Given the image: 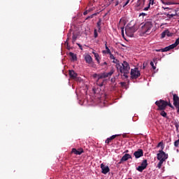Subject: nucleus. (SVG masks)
I'll list each match as a JSON object with an SVG mask.
<instances>
[{
	"label": "nucleus",
	"mask_w": 179,
	"mask_h": 179,
	"mask_svg": "<svg viewBox=\"0 0 179 179\" xmlns=\"http://www.w3.org/2000/svg\"><path fill=\"white\" fill-rule=\"evenodd\" d=\"M69 55L71 57L72 61H76L78 59V57H76V55H75L72 52H69Z\"/></svg>",
	"instance_id": "nucleus-17"
},
{
	"label": "nucleus",
	"mask_w": 179,
	"mask_h": 179,
	"mask_svg": "<svg viewBox=\"0 0 179 179\" xmlns=\"http://www.w3.org/2000/svg\"><path fill=\"white\" fill-rule=\"evenodd\" d=\"M92 68H96V64L93 62V61L89 64Z\"/></svg>",
	"instance_id": "nucleus-38"
},
{
	"label": "nucleus",
	"mask_w": 179,
	"mask_h": 179,
	"mask_svg": "<svg viewBox=\"0 0 179 179\" xmlns=\"http://www.w3.org/2000/svg\"><path fill=\"white\" fill-rule=\"evenodd\" d=\"M146 168L139 166L138 167L136 168V170L139 171L140 173H142L143 170H145Z\"/></svg>",
	"instance_id": "nucleus-24"
},
{
	"label": "nucleus",
	"mask_w": 179,
	"mask_h": 179,
	"mask_svg": "<svg viewBox=\"0 0 179 179\" xmlns=\"http://www.w3.org/2000/svg\"><path fill=\"white\" fill-rule=\"evenodd\" d=\"M116 68L117 71L121 73V76L124 79H128V75L129 73V69L131 67L129 66V64L126 61H124L122 64H117Z\"/></svg>",
	"instance_id": "nucleus-1"
},
{
	"label": "nucleus",
	"mask_w": 179,
	"mask_h": 179,
	"mask_svg": "<svg viewBox=\"0 0 179 179\" xmlns=\"http://www.w3.org/2000/svg\"><path fill=\"white\" fill-rule=\"evenodd\" d=\"M161 2L164 3V5H174V3L171 1V0H161Z\"/></svg>",
	"instance_id": "nucleus-16"
},
{
	"label": "nucleus",
	"mask_w": 179,
	"mask_h": 179,
	"mask_svg": "<svg viewBox=\"0 0 179 179\" xmlns=\"http://www.w3.org/2000/svg\"><path fill=\"white\" fill-rule=\"evenodd\" d=\"M169 47L170 50H173V49L176 48V47H177V45L174 43L173 44L170 45Z\"/></svg>",
	"instance_id": "nucleus-33"
},
{
	"label": "nucleus",
	"mask_w": 179,
	"mask_h": 179,
	"mask_svg": "<svg viewBox=\"0 0 179 179\" xmlns=\"http://www.w3.org/2000/svg\"><path fill=\"white\" fill-rule=\"evenodd\" d=\"M125 153H128V150L125 151Z\"/></svg>",
	"instance_id": "nucleus-61"
},
{
	"label": "nucleus",
	"mask_w": 179,
	"mask_h": 179,
	"mask_svg": "<svg viewBox=\"0 0 179 179\" xmlns=\"http://www.w3.org/2000/svg\"><path fill=\"white\" fill-rule=\"evenodd\" d=\"M128 179H132V178H128Z\"/></svg>",
	"instance_id": "nucleus-63"
},
{
	"label": "nucleus",
	"mask_w": 179,
	"mask_h": 179,
	"mask_svg": "<svg viewBox=\"0 0 179 179\" xmlns=\"http://www.w3.org/2000/svg\"><path fill=\"white\" fill-rule=\"evenodd\" d=\"M122 36L124 37V27H121Z\"/></svg>",
	"instance_id": "nucleus-44"
},
{
	"label": "nucleus",
	"mask_w": 179,
	"mask_h": 179,
	"mask_svg": "<svg viewBox=\"0 0 179 179\" xmlns=\"http://www.w3.org/2000/svg\"><path fill=\"white\" fill-rule=\"evenodd\" d=\"M97 15V13H94L90 16H88L87 18H86V20H87L88 19H93V17H94V16H96Z\"/></svg>",
	"instance_id": "nucleus-31"
},
{
	"label": "nucleus",
	"mask_w": 179,
	"mask_h": 179,
	"mask_svg": "<svg viewBox=\"0 0 179 179\" xmlns=\"http://www.w3.org/2000/svg\"><path fill=\"white\" fill-rule=\"evenodd\" d=\"M170 50L171 49L169 46L162 48L163 52H167V51H170Z\"/></svg>",
	"instance_id": "nucleus-34"
},
{
	"label": "nucleus",
	"mask_w": 179,
	"mask_h": 179,
	"mask_svg": "<svg viewBox=\"0 0 179 179\" xmlns=\"http://www.w3.org/2000/svg\"><path fill=\"white\" fill-rule=\"evenodd\" d=\"M140 16H146V13H142L140 14Z\"/></svg>",
	"instance_id": "nucleus-52"
},
{
	"label": "nucleus",
	"mask_w": 179,
	"mask_h": 179,
	"mask_svg": "<svg viewBox=\"0 0 179 179\" xmlns=\"http://www.w3.org/2000/svg\"><path fill=\"white\" fill-rule=\"evenodd\" d=\"M117 136H120V134H115L111 136L106 140L105 143H107V145H108L111 142V141H113V139H115Z\"/></svg>",
	"instance_id": "nucleus-12"
},
{
	"label": "nucleus",
	"mask_w": 179,
	"mask_h": 179,
	"mask_svg": "<svg viewBox=\"0 0 179 179\" xmlns=\"http://www.w3.org/2000/svg\"><path fill=\"white\" fill-rule=\"evenodd\" d=\"M173 15H171V17H173Z\"/></svg>",
	"instance_id": "nucleus-62"
},
{
	"label": "nucleus",
	"mask_w": 179,
	"mask_h": 179,
	"mask_svg": "<svg viewBox=\"0 0 179 179\" xmlns=\"http://www.w3.org/2000/svg\"><path fill=\"white\" fill-rule=\"evenodd\" d=\"M131 0H127V1H126V3L123 5V8H125V6H127V5H128L129 3V1H130Z\"/></svg>",
	"instance_id": "nucleus-40"
},
{
	"label": "nucleus",
	"mask_w": 179,
	"mask_h": 179,
	"mask_svg": "<svg viewBox=\"0 0 179 179\" xmlns=\"http://www.w3.org/2000/svg\"><path fill=\"white\" fill-rule=\"evenodd\" d=\"M152 27H153V22L152 21H147L141 27V33L143 34H150L152 33Z\"/></svg>",
	"instance_id": "nucleus-2"
},
{
	"label": "nucleus",
	"mask_w": 179,
	"mask_h": 179,
	"mask_svg": "<svg viewBox=\"0 0 179 179\" xmlns=\"http://www.w3.org/2000/svg\"><path fill=\"white\" fill-rule=\"evenodd\" d=\"M121 163H122V161L120 159V162H118V164H121Z\"/></svg>",
	"instance_id": "nucleus-56"
},
{
	"label": "nucleus",
	"mask_w": 179,
	"mask_h": 179,
	"mask_svg": "<svg viewBox=\"0 0 179 179\" xmlns=\"http://www.w3.org/2000/svg\"><path fill=\"white\" fill-rule=\"evenodd\" d=\"M160 115H162L164 118H167V113H166V111H164V110H161Z\"/></svg>",
	"instance_id": "nucleus-23"
},
{
	"label": "nucleus",
	"mask_w": 179,
	"mask_h": 179,
	"mask_svg": "<svg viewBox=\"0 0 179 179\" xmlns=\"http://www.w3.org/2000/svg\"><path fill=\"white\" fill-rule=\"evenodd\" d=\"M143 69H145V64H143Z\"/></svg>",
	"instance_id": "nucleus-57"
},
{
	"label": "nucleus",
	"mask_w": 179,
	"mask_h": 179,
	"mask_svg": "<svg viewBox=\"0 0 179 179\" xmlns=\"http://www.w3.org/2000/svg\"><path fill=\"white\" fill-rule=\"evenodd\" d=\"M137 6H141V0H138L136 3Z\"/></svg>",
	"instance_id": "nucleus-46"
},
{
	"label": "nucleus",
	"mask_w": 179,
	"mask_h": 179,
	"mask_svg": "<svg viewBox=\"0 0 179 179\" xmlns=\"http://www.w3.org/2000/svg\"><path fill=\"white\" fill-rule=\"evenodd\" d=\"M113 59V64H116V65H117V64H121V63H120V61H118V59H115V57Z\"/></svg>",
	"instance_id": "nucleus-37"
},
{
	"label": "nucleus",
	"mask_w": 179,
	"mask_h": 179,
	"mask_svg": "<svg viewBox=\"0 0 179 179\" xmlns=\"http://www.w3.org/2000/svg\"><path fill=\"white\" fill-rule=\"evenodd\" d=\"M78 39V35L73 34L72 43L74 44L75 41Z\"/></svg>",
	"instance_id": "nucleus-25"
},
{
	"label": "nucleus",
	"mask_w": 179,
	"mask_h": 179,
	"mask_svg": "<svg viewBox=\"0 0 179 179\" xmlns=\"http://www.w3.org/2000/svg\"><path fill=\"white\" fill-rule=\"evenodd\" d=\"M174 146H175V148H178V146H179V139L176 140L174 142Z\"/></svg>",
	"instance_id": "nucleus-35"
},
{
	"label": "nucleus",
	"mask_w": 179,
	"mask_h": 179,
	"mask_svg": "<svg viewBox=\"0 0 179 179\" xmlns=\"http://www.w3.org/2000/svg\"><path fill=\"white\" fill-rule=\"evenodd\" d=\"M68 38H66V41L65 42L66 45H69V43H68L69 41V36H71V34H68Z\"/></svg>",
	"instance_id": "nucleus-36"
},
{
	"label": "nucleus",
	"mask_w": 179,
	"mask_h": 179,
	"mask_svg": "<svg viewBox=\"0 0 179 179\" xmlns=\"http://www.w3.org/2000/svg\"><path fill=\"white\" fill-rule=\"evenodd\" d=\"M99 64H100L101 66H103V65H107V62H104L103 63H101V64L99 63Z\"/></svg>",
	"instance_id": "nucleus-50"
},
{
	"label": "nucleus",
	"mask_w": 179,
	"mask_h": 179,
	"mask_svg": "<svg viewBox=\"0 0 179 179\" xmlns=\"http://www.w3.org/2000/svg\"><path fill=\"white\" fill-rule=\"evenodd\" d=\"M150 65L153 69H156V67L155 66V64L153 63V62H150Z\"/></svg>",
	"instance_id": "nucleus-41"
},
{
	"label": "nucleus",
	"mask_w": 179,
	"mask_h": 179,
	"mask_svg": "<svg viewBox=\"0 0 179 179\" xmlns=\"http://www.w3.org/2000/svg\"><path fill=\"white\" fill-rule=\"evenodd\" d=\"M97 27H98V31H100L101 30V19H99V21L97 22Z\"/></svg>",
	"instance_id": "nucleus-20"
},
{
	"label": "nucleus",
	"mask_w": 179,
	"mask_h": 179,
	"mask_svg": "<svg viewBox=\"0 0 179 179\" xmlns=\"http://www.w3.org/2000/svg\"><path fill=\"white\" fill-rule=\"evenodd\" d=\"M94 78H99V74H94Z\"/></svg>",
	"instance_id": "nucleus-53"
},
{
	"label": "nucleus",
	"mask_w": 179,
	"mask_h": 179,
	"mask_svg": "<svg viewBox=\"0 0 179 179\" xmlns=\"http://www.w3.org/2000/svg\"><path fill=\"white\" fill-rule=\"evenodd\" d=\"M105 78H107L106 73L98 74V80H96V85H98V86H100V87L104 86V83H106V80H103L101 81V79H105Z\"/></svg>",
	"instance_id": "nucleus-5"
},
{
	"label": "nucleus",
	"mask_w": 179,
	"mask_h": 179,
	"mask_svg": "<svg viewBox=\"0 0 179 179\" xmlns=\"http://www.w3.org/2000/svg\"><path fill=\"white\" fill-rule=\"evenodd\" d=\"M77 45H78L80 50H83V47L82 46V45H80V43H77Z\"/></svg>",
	"instance_id": "nucleus-45"
},
{
	"label": "nucleus",
	"mask_w": 179,
	"mask_h": 179,
	"mask_svg": "<svg viewBox=\"0 0 179 179\" xmlns=\"http://www.w3.org/2000/svg\"><path fill=\"white\" fill-rule=\"evenodd\" d=\"M122 136L123 138H127V134H123Z\"/></svg>",
	"instance_id": "nucleus-55"
},
{
	"label": "nucleus",
	"mask_w": 179,
	"mask_h": 179,
	"mask_svg": "<svg viewBox=\"0 0 179 179\" xmlns=\"http://www.w3.org/2000/svg\"><path fill=\"white\" fill-rule=\"evenodd\" d=\"M102 52L103 54H107V50H103Z\"/></svg>",
	"instance_id": "nucleus-54"
},
{
	"label": "nucleus",
	"mask_w": 179,
	"mask_h": 179,
	"mask_svg": "<svg viewBox=\"0 0 179 179\" xmlns=\"http://www.w3.org/2000/svg\"><path fill=\"white\" fill-rule=\"evenodd\" d=\"M153 5H156V2H155V0H150L148 6L151 8H153Z\"/></svg>",
	"instance_id": "nucleus-22"
},
{
	"label": "nucleus",
	"mask_w": 179,
	"mask_h": 179,
	"mask_svg": "<svg viewBox=\"0 0 179 179\" xmlns=\"http://www.w3.org/2000/svg\"><path fill=\"white\" fill-rule=\"evenodd\" d=\"M165 33L168 37H171V36H173V33L170 32L169 30H166Z\"/></svg>",
	"instance_id": "nucleus-30"
},
{
	"label": "nucleus",
	"mask_w": 179,
	"mask_h": 179,
	"mask_svg": "<svg viewBox=\"0 0 179 179\" xmlns=\"http://www.w3.org/2000/svg\"><path fill=\"white\" fill-rule=\"evenodd\" d=\"M114 72H115V71L114 70V69H112L110 70V72L106 73L107 78H108V76H111L114 73Z\"/></svg>",
	"instance_id": "nucleus-27"
},
{
	"label": "nucleus",
	"mask_w": 179,
	"mask_h": 179,
	"mask_svg": "<svg viewBox=\"0 0 179 179\" xmlns=\"http://www.w3.org/2000/svg\"><path fill=\"white\" fill-rule=\"evenodd\" d=\"M121 83L122 85H125V83Z\"/></svg>",
	"instance_id": "nucleus-58"
},
{
	"label": "nucleus",
	"mask_w": 179,
	"mask_h": 179,
	"mask_svg": "<svg viewBox=\"0 0 179 179\" xmlns=\"http://www.w3.org/2000/svg\"><path fill=\"white\" fill-rule=\"evenodd\" d=\"M155 104L158 107V110H163L167 108V106H169V102L163 99H159V101H157L155 102Z\"/></svg>",
	"instance_id": "nucleus-3"
},
{
	"label": "nucleus",
	"mask_w": 179,
	"mask_h": 179,
	"mask_svg": "<svg viewBox=\"0 0 179 179\" xmlns=\"http://www.w3.org/2000/svg\"><path fill=\"white\" fill-rule=\"evenodd\" d=\"M136 31V29H135V27H129V25H127L125 27V33L127 36L129 37H132L134 36V33Z\"/></svg>",
	"instance_id": "nucleus-7"
},
{
	"label": "nucleus",
	"mask_w": 179,
	"mask_h": 179,
	"mask_svg": "<svg viewBox=\"0 0 179 179\" xmlns=\"http://www.w3.org/2000/svg\"><path fill=\"white\" fill-rule=\"evenodd\" d=\"M157 52H163V48L159 50H155Z\"/></svg>",
	"instance_id": "nucleus-47"
},
{
	"label": "nucleus",
	"mask_w": 179,
	"mask_h": 179,
	"mask_svg": "<svg viewBox=\"0 0 179 179\" xmlns=\"http://www.w3.org/2000/svg\"><path fill=\"white\" fill-rule=\"evenodd\" d=\"M151 8V7L149 6V5H148V7L144 8L143 10H149V8Z\"/></svg>",
	"instance_id": "nucleus-49"
},
{
	"label": "nucleus",
	"mask_w": 179,
	"mask_h": 179,
	"mask_svg": "<svg viewBox=\"0 0 179 179\" xmlns=\"http://www.w3.org/2000/svg\"><path fill=\"white\" fill-rule=\"evenodd\" d=\"M163 163H164V161H159L157 166V169H162V166H163Z\"/></svg>",
	"instance_id": "nucleus-28"
},
{
	"label": "nucleus",
	"mask_w": 179,
	"mask_h": 179,
	"mask_svg": "<svg viewBox=\"0 0 179 179\" xmlns=\"http://www.w3.org/2000/svg\"><path fill=\"white\" fill-rule=\"evenodd\" d=\"M101 173L102 174H107L110 173V168L108 166H105L103 164H101Z\"/></svg>",
	"instance_id": "nucleus-10"
},
{
	"label": "nucleus",
	"mask_w": 179,
	"mask_h": 179,
	"mask_svg": "<svg viewBox=\"0 0 179 179\" xmlns=\"http://www.w3.org/2000/svg\"><path fill=\"white\" fill-rule=\"evenodd\" d=\"M157 148H161V150H163L164 149V145L163 144V142H159L157 144Z\"/></svg>",
	"instance_id": "nucleus-21"
},
{
	"label": "nucleus",
	"mask_w": 179,
	"mask_h": 179,
	"mask_svg": "<svg viewBox=\"0 0 179 179\" xmlns=\"http://www.w3.org/2000/svg\"><path fill=\"white\" fill-rule=\"evenodd\" d=\"M140 166L146 169L148 167V159H144Z\"/></svg>",
	"instance_id": "nucleus-18"
},
{
	"label": "nucleus",
	"mask_w": 179,
	"mask_h": 179,
	"mask_svg": "<svg viewBox=\"0 0 179 179\" xmlns=\"http://www.w3.org/2000/svg\"><path fill=\"white\" fill-rule=\"evenodd\" d=\"M85 61L87 64H92L93 58H92V56H90V55H87L85 57Z\"/></svg>",
	"instance_id": "nucleus-14"
},
{
	"label": "nucleus",
	"mask_w": 179,
	"mask_h": 179,
	"mask_svg": "<svg viewBox=\"0 0 179 179\" xmlns=\"http://www.w3.org/2000/svg\"><path fill=\"white\" fill-rule=\"evenodd\" d=\"M168 106L171 107V108H174V106H173V105L170 103V102H168Z\"/></svg>",
	"instance_id": "nucleus-48"
},
{
	"label": "nucleus",
	"mask_w": 179,
	"mask_h": 179,
	"mask_svg": "<svg viewBox=\"0 0 179 179\" xmlns=\"http://www.w3.org/2000/svg\"><path fill=\"white\" fill-rule=\"evenodd\" d=\"M94 38H97V37H99V34L97 33V29H94Z\"/></svg>",
	"instance_id": "nucleus-32"
},
{
	"label": "nucleus",
	"mask_w": 179,
	"mask_h": 179,
	"mask_svg": "<svg viewBox=\"0 0 179 179\" xmlns=\"http://www.w3.org/2000/svg\"><path fill=\"white\" fill-rule=\"evenodd\" d=\"M173 106L176 108H179V97L177 94H173Z\"/></svg>",
	"instance_id": "nucleus-11"
},
{
	"label": "nucleus",
	"mask_w": 179,
	"mask_h": 179,
	"mask_svg": "<svg viewBox=\"0 0 179 179\" xmlns=\"http://www.w3.org/2000/svg\"><path fill=\"white\" fill-rule=\"evenodd\" d=\"M134 156L136 159H139L140 157H142L143 156V150L138 149L137 151L134 152Z\"/></svg>",
	"instance_id": "nucleus-9"
},
{
	"label": "nucleus",
	"mask_w": 179,
	"mask_h": 179,
	"mask_svg": "<svg viewBox=\"0 0 179 179\" xmlns=\"http://www.w3.org/2000/svg\"><path fill=\"white\" fill-rule=\"evenodd\" d=\"M112 83H115V78H111Z\"/></svg>",
	"instance_id": "nucleus-51"
},
{
	"label": "nucleus",
	"mask_w": 179,
	"mask_h": 179,
	"mask_svg": "<svg viewBox=\"0 0 179 179\" xmlns=\"http://www.w3.org/2000/svg\"><path fill=\"white\" fill-rule=\"evenodd\" d=\"M90 10H88L85 11V12L83 13V15H84V16H86V15H87V13H89V12H90Z\"/></svg>",
	"instance_id": "nucleus-42"
},
{
	"label": "nucleus",
	"mask_w": 179,
	"mask_h": 179,
	"mask_svg": "<svg viewBox=\"0 0 179 179\" xmlns=\"http://www.w3.org/2000/svg\"><path fill=\"white\" fill-rule=\"evenodd\" d=\"M105 48L107 54H111V50H110V48H108V46H107V42H105Z\"/></svg>",
	"instance_id": "nucleus-26"
},
{
	"label": "nucleus",
	"mask_w": 179,
	"mask_h": 179,
	"mask_svg": "<svg viewBox=\"0 0 179 179\" xmlns=\"http://www.w3.org/2000/svg\"><path fill=\"white\" fill-rule=\"evenodd\" d=\"M83 152L84 151L82 148H79L78 150H76V148H73L71 150V153H74V155H79L83 153Z\"/></svg>",
	"instance_id": "nucleus-13"
},
{
	"label": "nucleus",
	"mask_w": 179,
	"mask_h": 179,
	"mask_svg": "<svg viewBox=\"0 0 179 179\" xmlns=\"http://www.w3.org/2000/svg\"><path fill=\"white\" fill-rule=\"evenodd\" d=\"M178 108V113H179V107H178V108Z\"/></svg>",
	"instance_id": "nucleus-59"
},
{
	"label": "nucleus",
	"mask_w": 179,
	"mask_h": 179,
	"mask_svg": "<svg viewBox=\"0 0 179 179\" xmlns=\"http://www.w3.org/2000/svg\"><path fill=\"white\" fill-rule=\"evenodd\" d=\"M157 154V159L161 162H166L169 159V154H166L162 150H159Z\"/></svg>",
	"instance_id": "nucleus-4"
},
{
	"label": "nucleus",
	"mask_w": 179,
	"mask_h": 179,
	"mask_svg": "<svg viewBox=\"0 0 179 179\" xmlns=\"http://www.w3.org/2000/svg\"><path fill=\"white\" fill-rule=\"evenodd\" d=\"M176 127L177 128V129H178V127L177 125H176Z\"/></svg>",
	"instance_id": "nucleus-60"
},
{
	"label": "nucleus",
	"mask_w": 179,
	"mask_h": 179,
	"mask_svg": "<svg viewBox=\"0 0 179 179\" xmlns=\"http://www.w3.org/2000/svg\"><path fill=\"white\" fill-rule=\"evenodd\" d=\"M109 55H110V59H114L115 58V57H114V55L113 54H111V53L109 54Z\"/></svg>",
	"instance_id": "nucleus-43"
},
{
	"label": "nucleus",
	"mask_w": 179,
	"mask_h": 179,
	"mask_svg": "<svg viewBox=\"0 0 179 179\" xmlns=\"http://www.w3.org/2000/svg\"><path fill=\"white\" fill-rule=\"evenodd\" d=\"M141 76V71L138 68H134L131 69V79H138Z\"/></svg>",
	"instance_id": "nucleus-6"
},
{
	"label": "nucleus",
	"mask_w": 179,
	"mask_h": 179,
	"mask_svg": "<svg viewBox=\"0 0 179 179\" xmlns=\"http://www.w3.org/2000/svg\"><path fill=\"white\" fill-rule=\"evenodd\" d=\"M92 54H94V55L95 57V59L97 62V63L100 64V59H99V58H100V56L97 53H96L94 52H93Z\"/></svg>",
	"instance_id": "nucleus-19"
},
{
	"label": "nucleus",
	"mask_w": 179,
	"mask_h": 179,
	"mask_svg": "<svg viewBox=\"0 0 179 179\" xmlns=\"http://www.w3.org/2000/svg\"><path fill=\"white\" fill-rule=\"evenodd\" d=\"M69 75L71 79H74V80L80 81V78L78 77V73L75 72L73 70L69 71Z\"/></svg>",
	"instance_id": "nucleus-8"
},
{
	"label": "nucleus",
	"mask_w": 179,
	"mask_h": 179,
	"mask_svg": "<svg viewBox=\"0 0 179 179\" xmlns=\"http://www.w3.org/2000/svg\"><path fill=\"white\" fill-rule=\"evenodd\" d=\"M115 6H117V5H120V3H122V0H115Z\"/></svg>",
	"instance_id": "nucleus-29"
},
{
	"label": "nucleus",
	"mask_w": 179,
	"mask_h": 179,
	"mask_svg": "<svg viewBox=\"0 0 179 179\" xmlns=\"http://www.w3.org/2000/svg\"><path fill=\"white\" fill-rule=\"evenodd\" d=\"M129 159H132V156L129 154H125L121 159V162H127Z\"/></svg>",
	"instance_id": "nucleus-15"
},
{
	"label": "nucleus",
	"mask_w": 179,
	"mask_h": 179,
	"mask_svg": "<svg viewBox=\"0 0 179 179\" xmlns=\"http://www.w3.org/2000/svg\"><path fill=\"white\" fill-rule=\"evenodd\" d=\"M166 31H164V32L162 33V38H164V37H166Z\"/></svg>",
	"instance_id": "nucleus-39"
}]
</instances>
